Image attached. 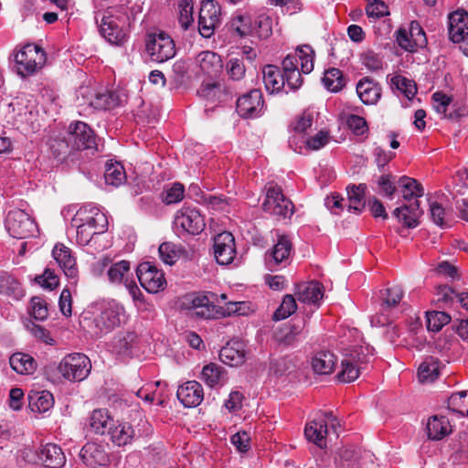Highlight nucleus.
I'll list each match as a JSON object with an SVG mask.
<instances>
[{
  "label": "nucleus",
  "mask_w": 468,
  "mask_h": 468,
  "mask_svg": "<svg viewBox=\"0 0 468 468\" xmlns=\"http://www.w3.org/2000/svg\"><path fill=\"white\" fill-rule=\"evenodd\" d=\"M101 35L111 44L122 45L126 37L129 16L122 7H109L94 15Z\"/></svg>",
  "instance_id": "obj_1"
},
{
  "label": "nucleus",
  "mask_w": 468,
  "mask_h": 468,
  "mask_svg": "<svg viewBox=\"0 0 468 468\" xmlns=\"http://www.w3.org/2000/svg\"><path fill=\"white\" fill-rule=\"evenodd\" d=\"M314 69V50L308 45L298 48L282 60L284 85L290 90L299 89L303 84L301 74H309Z\"/></svg>",
  "instance_id": "obj_2"
},
{
  "label": "nucleus",
  "mask_w": 468,
  "mask_h": 468,
  "mask_svg": "<svg viewBox=\"0 0 468 468\" xmlns=\"http://www.w3.org/2000/svg\"><path fill=\"white\" fill-rule=\"evenodd\" d=\"M90 329L97 337H101L120 326L125 319V309L114 300L96 303L92 306Z\"/></svg>",
  "instance_id": "obj_3"
},
{
  "label": "nucleus",
  "mask_w": 468,
  "mask_h": 468,
  "mask_svg": "<svg viewBox=\"0 0 468 468\" xmlns=\"http://www.w3.org/2000/svg\"><path fill=\"white\" fill-rule=\"evenodd\" d=\"M145 52L152 62L164 63L176 56L173 38L162 30L148 32L144 39Z\"/></svg>",
  "instance_id": "obj_4"
},
{
  "label": "nucleus",
  "mask_w": 468,
  "mask_h": 468,
  "mask_svg": "<svg viewBox=\"0 0 468 468\" xmlns=\"http://www.w3.org/2000/svg\"><path fill=\"white\" fill-rule=\"evenodd\" d=\"M243 302H226L225 306L218 308L207 295L193 296L191 309L193 315L203 319H212L218 316L242 314L241 305Z\"/></svg>",
  "instance_id": "obj_5"
},
{
  "label": "nucleus",
  "mask_w": 468,
  "mask_h": 468,
  "mask_svg": "<svg viewBox=\"0 0 468 468\" xmlns=\"http://www.w3.org/2000/svg\"><path fill=\"white\" fill-rule=\"evenodd\" d=\"M328 425L337 437V428L340 426L339 421L332 412H324L306 424L304 429L306 439L320 448L326 447V439L330 433Z\"/></svg>",
  "instance_id": "obj_6"
},
{
  "label": "nucleus",
  "mask_w": 468,
  "mask_h": 468,
  "mask_svg": "<svg viewBox=\"0 0 468 468\" xmlns=\"http://www.w3.org/2000/svg\"><path fill=\"white\" fill-rule=\"evenodd\" d=\"M90 369V358L80 353L66 356L58 366V372L69 381L84 380L89 376Z\"/></svg>",
  "instance_id": "obj_7"
},
{
  "label": "nucleus",
  "mask_w": 468,
  "mask_h": 468,
  "mask_svg": "<svg viewBox=\"0 0 468 468\" xmlns=\"http://www.w3.org/2000/svg\"><path fill=\"white\" fill-rule=\"evenodd\" d=\"M17 73L22 77L34 74L46 61L45 52L35 45H26L15 57Z\"/></svg>",
  "instance_id": "obj_8"
},
{
  "label": "nucleus",
  "mask_w": 468,
  "mask_h": 468,
  "mask_svg": "<svg viewBox=\"0 0 468 468\" xmlns=\"http://www.w3.org/2000/svg\"><path fill=\"white\" fill-rule=\"evenodd\" d=\"M79 105H88L95 110H108L118 104L117 97L106 90H98L90 86H81L77 91Z\"/></svg>",
  "instance_id": "obj_9"
},
{
  "label": "nucleus",
  "mask_w": 468,
  "mask_h": 468,
  "mask_svg": "<svg viewBox=\"0 0 468 468\" xmlns=\"http://www.w3.org/2000/svg\"><path fill=\"white\" fill-rule=\"evenodd\" d=\"M5 228L10 236L16 239H27L37 231V224L30 216L21 209L8 212Z\"/></svg>",
  "instance_id": "obj_10"
},
{
  "label": "nucleus",
  "mask_w": 468,
  "mask_h": 468,
  "mask_svg": "<svg viewBox=\"0 0 468 468\" xmlns=\"http://www.w3.org/2000/svg\"><path fill=\"white\" fill-rule=\"evenodd\" d=\"M262 207L264 211L284 218L291 217L293 213L292 203L284 197L281 187L277 186L267 188Z\"/></svg>",
  "instance_id": "obj_11"
},
{
  "label": "nucleus",
  "mask_w": 468,
  "mask_h": 468,
  "mask_svg": "<svg viewBox=\"0 0 468 468\" xmlns=\"http://www.w3.org/2000/svg\"><path fill=\"white\" fill-rule=\"evenodd\" d=\"M136 274L142 287L150 293L163 291L166 286L164 272L151 262L141 263L137 268Z\"/></svg>",
  "instance_id": "obj_12"
},
{
  "label": "nucleus",
  "mask_w": 468,
  "mask_h": 468,
  "mask_svg": "<svg viewBox=\"0 0 468 468\" xmlns=\"http://www.w3.org/2000/svg\"><path fill=\"white\" fill-rule=\"evenodd\" d=\"M176 228L191 235L199 234L205 228V220L200 212L195 207H184L175 216Z\"/></svg>",
  "instance_id": "obj_13"
},
{
  "label": "nucleus",
  "mask_w": 468,
  "mask_h": 468,
  "mask_svg": "<svg viewBox=\"0 0 468 468\" xmlns=\"http://www.w3.org/2000/svg\"><path fill=\"white\" fill-rule=\"evenodd\" d=\"M372 457L369 452L346 447L339 451L335 458V468H368Z\"/></svg>",
  "instance_id": "obj_14"
},
{
  "label": "nucleus",
  "mask_w": 468,
  "mask_h": 468,
  "mask_svg": "<svg viewBox=\"0 0 468 468\" xmlns=\"http://www.w3.org/2000/svg\"><path fill=\"white\" fill-rule=\"evenodd\" d=\"M68 134L72 149H91L96 146V136L93 131L83 122L71 123Z\"/></svg>",
  "instance_id": "obj_15"
},
{
  "label": "nucleus",
  "mask_w": 468,
  "mask_h": 468,
  "mask_svg": "<svg viewBox=\"0 0 468 468\" xmlns=\"http://www.w3.org/2000/svg\"><path fill=\"white\" fill-rule=\"evenodd\" d=\"M81 222L86 226L92 227L99 233H104L108 228V219L106 215L98 207L86 205L80 207L74 218L72 223Z\"/></svg>",
  "instance_id": "obj_16"
},
{
  "label": "nucleus",
  "mask_w": 468,
  "mask_h": 468,
  "mask_svg": "<svg viewBox=\"0 0 468 468\" xmlns=\"http://www.w3.org/2000/svg\"><path fill=\"white\" fill-rule=\"evenodd\" d=\"M264 106L262 93L254 89L239 97L237 101V112L242 118H255L261 114Z\"/></svg>",
  "instance_id": "obj_17"
},
{
  "label": "nucleus",
  "mask_w": 468,
  "mask_h": 468,
  "mask_svg": "<svg viewBox=\"0 0 468 468\" xmlns=\"http://www.w3.org/2000/svg\"><path fill=\"white\" fill-rule=\"evenodd\" d=\"M214 255L220 265L231 263L236 256L235 239L230 232L224 231L214 239Z\"/></svg>",
  "instance_id": "obj_18"
},
{
  "label": "nucleus",
  "mask_w": 468,
  "mask_h": 468,
  "mask_svg": "<svg viewBox=\"0 0 468 468\" xmlns=\"http://www.w3.org/2000/svg\"><path fill=\"white\" fill-rule=\"evenodd\" d=\"M219 21V7L213 0H206L199 10L198 29L204 37H209Z\"/></svg>",
  "instance_id": "obj_19"
},
{
  "label": "nucleus",
  "mask_w": 468,
  "mask_h": 468,
  "mask_svg": "<svg viewBox=\"0 0 468 468\" xmlns=\"http://www.w3.org/2000/svg\"><path fill=\"white\" fill-rule=\"evenodd\" d=\"M80 456L82 462L91 468L105 466L110 463L105 445L96 442L86 443L80 450Z\"/></svg>",
  "instance_id": "obj_20"
},
{
  "label": "nucleus",
  "mask_w": 468,
  "mask_h": 468,
  "mask_svg": "<svg viewBox=\"0 0 468 468\" xmlns=\"http://www.w3.org/2000/svg\"><path fill=\"white\" fill-rule=\"evenodd\" d=\"M52 255L65 276L76 283L79 271L70 249L63 244H57L52 250Z\"/></svg>",
  "instance_id": "obj_21"
},
{
  "label": "nucleus",
  "mask_w": 468,
  "mask_h": 468,
  "mask_svg": "<svg viewBox=\"0 0 468 468\" xmlns=\"http://www.w3.org/2000/svg\"><path fill=\"white\" fill-rule=\"evenodd\" d=\"M176 396L185 407H197L204 399L203 388L197 381H187L178 388Z\"/></svg>",
  "instance_id": "obj_22"
},
{
  "label": "nucleus",
  "mask_w": 468,
  "mask_h": 468,
  "mask_svg": "<svg viewBox=\"0 0 468 468\" xmlns=\"http://www.w3.org/2000/svg\"><path fill=\"white\" fill-rule=\"evenodd\" d=\"M468 35V13L457 10L449 15V36L454 43L462 42Z\"/></svg>",
  "instance_id": "obj_23"
},
{
  "label": "nucleus",
  "mask_w": 468,
  "mask_h": 468,
  "mask_svg": "<svg viewBox=\"0 0 468 468\" xmlns=\"http://www.w3.org/2000/svg\"><path fill=\"white\" fill-rule=\"evenodd\" d=\"M356 93L361 101L366 105H375L381 98V86L375 80L365 77L356 84Z\"/></svg>",
  "instance_id": "obj_24"
},
{
  "label": "nucleus",
  "mask_w": 468,
  "mask_h": 468,
  "mask_svg": "<svg viewBox=\"0 0 468 468\" xmlns=\"http://www.w3.org/2000/svg\"><path fill=\"white\" fill-rule=\"evenodd\" d=\"M295 294L298 301L319 306L324 298V287L318 282H303L297 285Z\"/></svg>",
  "instance_id": "obj_25"
},
{
  "label": "nucleus",
  "mask_w": 468,
  "mask_h": 468,
  "mask_svg": "<svg viewBox=\"0 0 468 468\" xmlns=\"http://www.w3.org/2000/svg\"><path fill=\"white\" fill-rule=\"evenodd\" d=\"M292 242L287 236H279L273 249L265 255L266 264L270 269L286 261L292 252Z\"/></svg>",
  "instance_id": "obj_26"
},
{
  "label": "nucleus",
  "mask_w": 468,
  "mask_h": 468,
  "mask_svg": "<svg viewBox=\"0 0 468 468\" xmlns=\"http://www.w3.org/2000/svg\"><path fill=\"white\" fill-rule=\"evenodd\" d=\"M245 345L239 340L229 342L219 352L220 360L230 367H237L245 361Z\"/></svg>",
  "instance_id": "obj_27"
},
{
  "label": "nucleus",
  "mask_w": 468,
  "mask_h": 468,
  "mask_svg": "<svg viewBox=\"0 0 468 468\" xmlns=\"http://www.w3.org/2000/svg\"><path fill=\"white\" fill-rule=\"evenodd\" d=\"M201 71L210 78L217 77L223 69L222 59L213 51H202L196 58Z\"/></svg>",
  "instance_id": "obj_28"
},
{
  "label": "nucleus",
  "mask_w": 468,
  "mask_h": 468,
  "mask_svg": "<svg viewBox=\"0 0 468 468\" xmlns=\"http://www.w3.org/2000/svg\"><path fill=\"white\" fill-rule=\"evenodd\" d=\"M38 457L48 468H60L66 463L62 449L54 443H48L39 452Z\"/></svg>",
  "instance_id": "obj_29"
},
{
  "label": "nucleus",
  "mask_w": 468,
  "mask_h": 468,
  "mask_svg": "<svg viewBox=\"0 0 468 468\" xmlns=\"http://www.w3.org/2000/svg\"><path fill=\"white\" fill-rule=\"evenodd\" d=\"M422 211L420 208V203L418 200L410 204L403 205L397 207L393 211V215L398 220L408 228H415L419 224V218L421 216Z\"/></svg>",
  "instance_id": "obj_30"
},
{
  "label": "nucleus",
  "mask_w": 468,
  "mask_h": 468,
  "mask_svg": "<svg viewBox=\"0 0 468 468\" xmlns=\"http://www.w3.org/2000/svg\"><path fill=\"white\" fill-rule=\"evenodd\" d=\"M200 378L210 388L222 387L228 380L226 370L216 363L206 365Z\"/></svg>",
  "instance_id": "obj_31"
},
{
  "label": "nucleus",
  "mask_w": 468,
  "mask_h": 468,
  "mask_svg": "<svg viewBox=\"0 0 468 468\" xmlns=\"http://www.w3.org/2000/svg\"><path fill=\"white\" fill-rule=\"evenodd\" d=\"M112 441L118 446H124L133 441L136 433L133 427L127 422L112 423L109 427V433Z\"/></svg>",
  "instance_id": "obj_32"
},
{
  "label": "nucleus",
  "mask_w": 468,
  "mask_h": 468,
  "mask_svg": "<svg viewBox=\"0 0 468 468\" xmlns=\"http://www.w3.org/2000/svg\"><path fill=\"white\" fill-rule=\"evenodd\" d=\"M262 79L266 90L271 94L279 92L284 88L283 74L276 66H265L262 69Z\"/></svg>",
  "instance_id": "obj_33"
},
{
  "label": "nucleus",
  "mask_w": 468,
  "mask_h": 468,
  "mask_svg": "<svg viewBox=\"0 0 468 468\" xmlns=\"http://www.w3.org/2000/svg\"><path fill=\"white\" fill-rule=\"evenodd\" d=\"M336 365V356L330 351H320L312 359V367L316 374L329 375Z\"/></svg>",
  "instance_id": "obj_34"
},
{
  "label": "nucleus",
  "mask_w": 468,
  "mask_h": 468,
  "mask_svg": "<svg viewBox=\"0 0 468 468\" xmlns=\"http://www.w3.org/2000/svg\"><path fill=\"white\" fill-rule=\"evenodd\" d=\"M108 280L113 284H126V281H131L133 273L131 271V264L127 261H120L112 263L107 271Z\"/></svg>",
  "instance_id": "obj_35"
},
{
  "label": "nucleus",
  "mask_w": 468,
  "mask_h": 468,
  "mask_svg": "<svg viewBox=\"0 0 468 468\" xmlns=\"http://www.w3.org/2000/svg\"><path fill=\"white\" fill-rule=\"evenodd\" d=\"M452 431L448 418L444 416H432L427 423L428 437L431 440H441Z\"/></svg>",
  "instance_id": "obj_36"
},
{
  "label": "nucleus",
  "mask_w": 468,
  "mask_h": 468,
  "mask_svg": "<svg viewBox=\"0 0 468 468\" xmlns=\"http://www.w3.org/2000/svg\"><path fill=\"white\" fill-rule=\"evenodd\" d=\"M9 364L17 374L30 375L37 369L36 360L28 354L15 353L9 358Z\"/></svg>",
  "instance_id": "obj_37"
},
{
  "label": "nucleus",
  "mask_w": 468,
  "mask_h": 468,
  "mask_svg": "<svg viewBox=\"0 0 468 468\" xmlns=\"http://www.w3.org/2000/svg\"><path fill=\"white\" fill-rule=\"evenodd\" d=\"M113 421L106 410H94L89 419V427L94 433L103 435L109 433Z\"/></svg>",
  "instance_id": "obj_38"
},
{
  "label": "nucleus",
  "mask_w": 468,
  "mask_h": 468,
  "mask_svg": "<svg viewBox=\"0 0 468 468\" xmlns=\"http://www.w3.org/2000/svg\"><path fill=\"white\" fill-rule=\"evenodd\" d=\"M367 186L365 184H359L358 186H348L346 187L347 191V200L346 203L349 211H354L356 213H360L365 207V193H366Z\"/></svg>",
  "instance_id": "obj_39"
},
{
  "label": "nucleus",
  "mask_w": 468,
  "mask_h": 468,
  "mask_svg": "<svg viewBox=\"0 0 468 468\" xmlns=\"http://www.w3.org/2000/svg\"><path fill=\"white\" fill-rule=\"evenodd\" d=\"M0 293L16 300H19L24 296L19 282L5 271H0Z\"/></svg>",
  "instance_id": "obj_40"
},
{
  "label": "nucleus",
  "mask_w": 468,
  "mask_h": 468,
  "mask_svg": "<svg viewBox=\"0 0 468 468\" xmlns=\"http://www.w3.org/2000/svg\"><path fill=\"white\" fill-rule=\"evenodd\" d=\"M253 18L254 16L249 14L237 15L231 19L230 28L240 37H253Z\"/></svg>",
  "instance_id": "obj_41"
},
{
  "label": "nucleus",
  "mask_w": 468,
  "mask_h": 468,
  "mask_svg": "<svg viewBox=\"0 0 468 468\" xmlns=\"http://www.w3.org/2000/svg\"><path fill=\"white\" fill-rule=\"evenodd\" d=\"M104 179L107 185L119 186L126 180V174L123 166L118 163L109 162L106 164Z\"/></svg>",
  "instance_id": "obj_42"
},
{
  "label": "nucleus",
  "mask_w": 468,
  "mask_h": 468,
  "mask_svg": "<svg viewBox=\"0 0 468 468\" xmlns=\"http://www.w3.org/2000/svg\"><path fill=\"white\" fill-rule=\"evenodd\" d=\"M399 185L401 187L402 197L407 201L420 197L424 194L422 186L414 178L401 176Z\"/></svg>",
  "instance_id": "obj_43"
},
{
  "label": "nucleus",
  "mask_w": 468,
  "mask_h": 468,
  "mask_svg": "<svg viewBox=\"0 0 468 468\" xmlns=\"http://www.w3.org/2000/svg\"><path fill=\"white\" fill-rule=\"evenodd\" d=\"M303 321L295 323L282 330L280 334L277 335V340L279 343L284 346H292L296 343L301 336L303 335Z\"/></svg>",
  "instance_id": "obj_44"
},
{
  "label": "nucleus",
  "mask_w": 468,
  "mask_h": 468,
  "mask_svg": "<svg viewBox=\"0 0 468 468\" xmlns=\"http://www.w3.org/2000/svg\"><path fill=\"white\" fill-rule=\"evenodd\" d=\"M53 403V396L48 391L36 392L29 395V406L33 411L46 412L52 408Z\"/></svg>",
  "instance_id": "obj_45"
},
{
  "label": "nucleus",
  "mask_w": 468,
  "mask_h": 468,
  "mask_svg": "<svg viewBox=\"0 0 468 468\" xmlns=\"http://www.w3.org/2000/svg\"><path fill=\"white\" fill-rule=\"evenodd\" d=\"M439 375V362L436 358L427 357L419 367L418 377L420 382H432Z\"/></svg>",
  "instance_id": "obj_46"
},
{
  "label": "nucleus",
  "mask_w": 468,
  "mask_h": 468,
  "mask_svg": "<svg viewBox=\"0 0 468 468\" xmlns=\"http://www.w3.org/2000/svg\"><path fill=\"white\" fill-rule=\"evenodd\" d=\"M392 89L399 90L407 99L411 100L417 93V86L412 80L402 75H395L390 79Z\"/></svg>",
  "instance_id": "obj_47"
},
{
  "label": "nucleus",
  "mask_w": 468,
  "mask_h": 468,
  "mask_svg": "<svg viewBox=\"0 0 468 468\" xmlns=\"http://www.w3.org/2000/svg\"><path fill=\"white\" fill-rule=\"evenodd\" d=\"M323 83L332 92L339 91L346 85L343 73L335 68L329 69L324 72Z\"/></svg>",
  "instance_id": "obj_48"
},
{
  "label": "nucleus",
  "mask_w": 468,
  "mask_h": 468,
  "mask_svg": "<svg viewBox=\"0 0 468 468\" xmlns=\"http://www.w3.org/2000/svg\"><path fill=\"white\" fill-rule=\"evenodd\" d=\"M253 37L258 38H267L272 33L271 19L265 14L255 16L253 18Z\"/></svg>",
  "instance_id": "obj_49"
},
{
  "label": "nucleus",
  "mask_w": 468,
  "mask_h": 468,
  "mask_svg": "<svg viewBox=\"0 0 468 468\" xmlns=\"http://www.w3.org/2000/svg\"><path fill=\"white\" fill-rule=\"evenodd\" d=\"M448 407L461 416H468V390L452 394L449 398Z\"/></svg>",
  "instance_id": "obj_50"
},
{
  "label": "nucleus",
  "mask_w": 468,
  "mask_h": 468,
  "mask_svg": "<svg viewBox=\"0 0 468 468\" xmlns=\"http://www.w3.org/2000/svg\"><path fill=\"white\" fill-rule=\"evenodd\" d=\"M360 370L358 365H355L351 360L344 356L341 362V371L337 374V378L346 383L355 381L359 377Z\"/></svg>",
  "instance_id": "obj_51"
},
{
  "label": "nucleus",
  "mask_w": 468,
  "mask_h": 468,
  "mask_svg": "<svg viewBox=\"0 0 468 468\" xmlns=\"http://www.w3.org/2000/svg\"><path fill=\"white\" fill-rule=\"evenodd\" d=\"M451 322V316L445 312L431 311L427 313V328L432 332H439Z\"/></svg>",
  "instance_id": "obj_52"
},
{
  "label": "nucleus",
  "mask_w": 468,
  "mask_h": 468,
  "mask_svg": "<svg viewBox=\"0 0 468 468\" xmlns=\"http://www.w3.org/2000/svg\"><path fill=\"white\" fill-rule=\"evenodd\" d=\"M433 108L441 115L442 118L454 119L455 115L451 112H448L452 103V98L441 92H435L432 95Z\"/></svg>",
  "instance_id": "obj_53"
},
{
  "label": "nucleus",
  "mask_w": 468,
  "mask_h": 468,
  "mask_svg": "<svg viewBox=\"0 0 468 468\" xmlns=\"http://www.w3.org/2000/svg\"><path fill=\"white\" fill-rule=\"evenodd\" d=\"M293 367L292 360L287 356H283L271 362L269 372L272 376L282 377L289 374Z\"/></svg>",
  "instance_id": "obj_54"
},
{
  "label": "nucleus",
  "mask_w": 468,
  "mask_h": 468,
  "mask_svg": "<svg viewBox=\"0 0 468 468\" xmlns=\"http://www.w3.org/2000/svg\"><path fill=\"white\" fill-rule=\"evenodd\" d=\"M403 297V290L399 285H393L381 292L382 303L387 307L397 306Z\"/></svg>",
  "instance_id": "obj_55"
},
{
  "label": "nucleus",
  "mask_w": 468,
  "mask_h": 468,
  "mask_svg": "<svg viewBox=\"0 0 468 468\" xmlns=\"http://www.w3.org/2000/svg\"><path fill=\"white\" fill-rule=\"evenodd\" d=\"M297 309L295 299L292 295L287 294L283 297L282 302L279 308L273 314V319L283 320L292 314Z\"/></svg>",
  "instance_id": "obj_56"
},
{
  "label": "nucleus",
  "mask_w": 468,
  "mask_h": 468,
  "mask_svg": "<svg viewBox=\"0 0 468 468\" xmlns=\"http://www.w3.org/2000/svg\"><path fill=\"white\" fill-rule=\"evenodd\" d=\"M430 217L432 222L440 228L449 227L446 210L439 202H430Z\"/></svg>",
  "instance_id": "obj_57"
},
{
  "label": "nucleus",
  "mask_w": 468,
  "mask_h": 468,
  "mask_svg": "<svg viewBox=\"0 0 468 468\" xmlns=\"http://www.w3.org/2000/svg\"><path fill=\"white\" fill-rule=\"evenodd\" d=\"M345 357L362 369V366L369 361V348L362 346H355L345 354Z\"/></svg>",
  "instance_id": "obj_58"
},
{
  "label": "nucleus",
  "mask_w": 468,
  "mask_h": 468,
  "mask_svg": "<svg viewBox=\"0 0 468 468\" xmlns=\"http://www.w3.org/2000/svg\"><path fill=\"white\" fill-rule=\"evenodd\" d=\"M185 188L180 183H174L164 191L163 201L166 205L176 204L184 198Z\"/></svg>",
  "instance_id": "obj_59"
},
{
  "label": "nucleus",
  "mask_w": 468,
  "mask_h": 468,
  "mask_svg": "<svg viewBox=\"0 0 468 468\" xmlns=\"http://www.w3.org/2000/svg\"><path fill=\"white\" fill-rule=\"evenodd\" d=\"M72 225L77 229L76 239L78 244L81 246L88 245L94 235L100 234L96 229H93L92 227L86 226L80 221L72 223Z\"/></svg>",
  "instance_id": "obj_60"
},
{
  "label": "nucleus",
  "mask_w": 468,
  "mask_h": 468,
  "mask_svg": "<svg viewBox=\"0 0 468 468\" xmlns=\"http://www.w3.org/2000/svg\"><path fill=\"white\" fill-rule=\"evenodd\" d=\"M30 309V314L36 320L44 321L48 315L47 303L41 297L35 296L31 298Z\"/></svg>",
  "instance_id": "obj_61"
},
{
  "label": "nucleus",
  "mask_w": 468,
  "mask_h": 468,
  "mask_svg": "<svg viewBox=\"0 0 468 468\" xmlns=\"http://www.w3.org/2000/svg\"><path fill=\"white\" fill-rule=\"evenodd\" d=\"M25 325L27 331H29L31 335L37 339L48 345L54 344V339L51 337L50 333L45 327L38 325L32 321H27Z\"/></svg>",
  "instance_id": "obj_62"
},
{
  "label": "nucleus",
  "mask_w": 468,
  "mask_h": 468,
  "mask_svg": "<svg viewBox=\"0 0 468 468\" xmlns=\"http://www.w3.org/2000/svg\"><path fill=\"white\" fill-rule=\"evenodd\" d=\"M366 13L368 17L372 18H380L389 15L388 5L381 0H368Z\"/></svg>",
  "instance_id": "obj_63"
},
{
  "label": "nucleus",
  "mask_w": 468,
  "mask_h": 468,
  "mask_svg": "<svg viewBox=\"0 0 468 468\" xmlns=\"http://www.w3.org/2000/svg\"><path fill=\"white\" fill-rule=\"evenodd\" d=\"M362 64L370 71H377L382 69L383 61L379 55L368 50L361 55Z\"/></svg>",
  "instance_id": "obj_64"
}]
</instances>
